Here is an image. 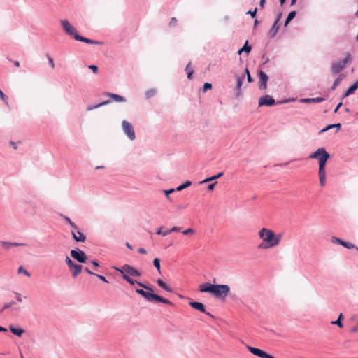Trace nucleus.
Segmentation results:
<instances>
[{
  "label": "nucleus",
  "mask_w": 358,
  "mask_h": 358,
  "mask_svg": "<svg viewBox=\"0 0 358 358\" xmlns=\"http://www.w3.org/2000/svg\"><path fill=\"white\" fill-rule=\"evenodd\" d=\"M71 234L73 239L77 242H85L86 240V236L78 228V229H72Z\"/></svg>",
  "instance_id": "nucleus-15"
},
{
  "label": "nucleus",
  "mask_w": 358,
  "mask_h": 358,
  "mask_svg": "<svg viewBox=\"0 0 358 358\" xmlns=\"http://www.w3.org/2000/svg\"><path fill=\"white\" fill-rule=\"evenodd\" d=\"M355 89H353V88L352 87V86H350V87H349V88H348L345 92V93H344V94H343V95L342 99H344V98H345V97L348 96L349 95H350V94H353V93L355 92Z\"/></svg>",
  "instance_id": "nucleus-39"
},
{
  "label": "nucleus",
  "mask_w": 358,
  "mask_h": 358,
  "mask_svg": "<svg viewBox=\"0 0 358 358\" xmlns=\"http://www.w3.org/2000/svg\"><path fill=\"white\" fill-rule=\"evenodd\" d=\"M65 262L69 268L74 264V262L68 256L65 258Z\"/></svg>",
  "instance_id": "nucleus-48"
},
{
  "label": "nucleus",
  "mask_w": 358,
  "mask_h": 358,
  "mask_svg": "<svg viewBox=\"0 0 358 358\" xmlns=\"http://www.w3.org/2000/svg\"><path fill=\"white\" fill-rule=\"evenodd\" d=\"M174 192H176V189L172 188V189H166V190H164V193L166 196V198L167 199L168 201H172V199L170 196V194L173 193Z\"/></svg>",
  "instance_id": "nucleus-36"
},
{
  "label": "nucleus",
  "mask_w": 358,
  "mask_h": 358,
  "mask_svg": "<svg viewBox=\"0 0 358 358\" xmlns=\"http://www.w3.org/2000/svg\"><path fill=\"white\" fill-rule=\"evenodd\" d=\"M65 222L69 224L73 229H78V227L71 220V219L66 215H61Z\"/></svg>",
  "instance_id": "nucleus-32"
},
{
  "label": "nucleus",
  "mask_w": 358,
  "mask_h": 358,
  "mask_svg": "<svg viewBox=\"0 0 358 358\" xmlns=\"http://www.w3.org/2000/svg\"><path fill=\"white\" fill-rule=\"evenodd\" d=\"M243 77L237 76V82L236 86V96L238 97L241 95V89L243 83Z\"/></svg>",
  "instance_id": "nucleus-25"
},
{
  "label": "nucleus",
  "mask_w": 358,
  "mask_h": 358,
  "mask_svg": "<svg viewBox=\"0 0 358 358\" xmlns=\"http://www.w3.org/2000/svg\"><path fill=\"white\" fill-rule=\"evenodd\" d=\"M191 185H192V182L189 180H187L183 184L178 186L175 189H176V191L180 192V191L185 189V188L189 187Z\"/></svg>",
  "instance_id": "nucleus-29"
},
{
  "label": "nucleus",
  "mask_w": 358,
  "mask_h": 358,
  "mask_svg": "<svg viewBox=\"0 0 358 358\" xmlns=\"http://www.w3.org/2000/svg\"><path fill=\"white\" fill-rule=\"evenodd\" d=\"M212 89V84L209 83H205L203 85V92H206L208 90Z\"/></svg>",
  "instance_id": "nucleus-49"
},
{
  "label": "nucleus",
  "mask_w": 358,
  "mask_h": 358,
  "mask_svg": "<svg viewBox=\"0 0 358 358\" xmlns=\"http://www.w3.org/2000/svg\"><path fill=\"white\" fill-rule=\"evenodd\" d=\"M230 292V287L227 285H215L213 295L217 298L226 297Z\"/></svg>",
  "instance_id": "nucleus-6"
},
{
  "label": "nucleus",
  "mask_w": 358,
  "mask_h": 358,
  "mask_svg": "<svg viewBox=\"0 0 358 358\" xmlns=\"http://www.w3.org/2000/svg\"><path fill=\"white\" fill-rule=\"evenodd\" d=\"M180 231V227H173L171 229L165 231V232L163 234L164 235H168L171 232H178Z\"/></svg>",
  "instance_id": "nucleus-40"
},
{
  "label": "nucleus",
  "mask_w": 358,
  "mask_h": 358,
  "mask_svg": "<svg viewBox=\"0 0 358 358\" xmlns=\"http://www.w3.org/2000/svg\"><path fill=\"white\" fill-rule=\"evenodd\" d=\"M156 93H157V90L154 88L147 90L145 92L146 99H150V98L154 96L156 94Z\"/></svg>",
  "instance_id": "nucleus-35"
},
{
  "label": "nucleus",
  "mask_w": 358,
  "mask_h": 358,
  "mask_svg": "<svg viewBox=\"0 0 358 358\" xmlns=\"http://www.w3.org/2000/svg\"><path fill=\"white\" fill-rule=\"evenodd\" d=\"M72 277L73 278H76L82 271L83 266L80 264H73L71 267L69 268Z\"/></svg>",
  "instance_id": "nucleus-16"
},
{
  "label": "nucleus",
  "mask_w": 358,
  "mask_h": 358,
  "mask_svg": "<svg viewBox=\"0 0 358 358\" xmlns=\"http://www.w3.org/2000/svg\"><path fill=\"white\" fill-rule=\"evenodd\" d=\"M99 279H100L101 281L106 282V283H108V281L106 280V278L103 276V275H99V274H96L95 275Z\"/></svg>",
  "instance_id": "nucleus-55"
},
{
  "label": "nucleus",
  "mask_w": 358,
  "mask_h": 358,
  "mask_svg": "<svg viewBox=\"0 0 358 358\" xmlns=\"http://www.w3.org/2000/svg\"><path fill=\"white\" fill-rule=\"evenodd\" d=\"M106 96L110 97L111 99H110L111 101H114L116 102H125L126 99L124 96H120L119 94H113L110 92H106L104 94Z\"/></svg>",
  "instance_id": "nucleus-20"
},
{
  "label": "nucleus",
  "mask_w": 358,
  "mask_h": 358,
  "mask_svg": "<svg viewBox=\"0 0 358 358\" xmlns=\"http://www.w3.org/2000/svg\"><path fill=\"white\" fill-rule=\"evenodd\" d=\"M0 99L4 102V103L7 106H9L8 101V97L4 94L3 92L1 90H0Z\"/></svg>",
  "instance_id": "nucleus-38"
},
{
  "label": "nucleus",
  "mask_w": 358,
  "mask_h": 358,
  "mask_svg": "<svg viewBox=\"0 0 358 358\" xmlns=\"http://www.w3.org/2000/svg\"><path fill=\"white\" fill-rule=\"evenodd\" d=\"M352 61V55L350 52L345 53V57L343 59L339 61L341 65L345 69L346 65L349 63H351Z\"/></svg>",
  "instance_id": "nucleus-24"
},
{
  "label": "nucleus",
  "mask_w": 358,
  "mask_h": 358,
  "mask_svg": "<svg viewBox=\"0 0 358 358\" xmlns=\"http://www.w3.org/2000/svg\"><path fill=\"white\" fill-rule=\"evenodd\" d=\"M89 69L92 70L93 73H96L98 72V66L96 65H90Z\"/></svg>",
  "instance_id": "nucleus-54"
},
{
  "label": "nucleus",
  "mask_w": 358,
  "mask_h": 358,
  "mask_svg": "<svg viewBox=\"0 0 358 358\" xmlns=\"http://www.w3.org/2000/svg\"><path fill=\"white\" fill-rule=\"evenodd\" d=\"M264 358H275L273 355L268 354L267 352L265 353Z\"/></svg>",
  "instance_id": "nucleus-64"
},
{
  "label": "nucleus",
  "mask_w": 358,
  "mask_h": 358,
  "mask_svg": "<svg viewBox=\"0 0 358 358\" xmlns=\"http://www.w3.org/2000/svg\"><path fill=\"white\" fill-rule=\"evenodd\" d=\"M136 292L145 298L148 301L152 302L156 301L159 303H163L166 305L172 306L173 303L169 300L164 299L156 294L152 293L153 292L145 291L142 289H136Z\"/></svg>",
  "instance_id": "nucleus-3"
},
{
  "label": "nucleus",
  "mask_w": 358,
  "mask_h": 358,
  "mask_svg": "<svg viewBox=\"0 0 358 358\" xmlns=\"http://www.w3.org/2000/svg\"><path fill=\"white\" fill-rule=\"evenodd\" d=\"M251 46L248 45V41H246L243 46L238 50V53L241 55L243 52H245L247 54L250 52Z\"/></svg>",
  "instance_id": "nucleus-28"
},
{
  "label": "nucleus",
  "mask_w": 358,
  "mask_h": 358,
  "mask_svg": "<svg viewBox=\"0 0 358 358\" xmlns=\"http://www.w3.org/2000/svg\"><path fill=\"white\" fill-rule=\"evenodd\" d=\"M122 129L127 137L131 141L134 140L136 138L135 131L131 124L127 120H124L122 123Z\"/></svg>",
  "instance_id": "nucleus-10"
},
{
  "label": "nucleus",
  "mask_w": 358,
  "mask_h": 358,
  "mask_svg": "<svg viewBox=\"0 0 358 358\" xmlns=\"http://www.w3.org/2000/svg\"><path fill=\"white\" fill-rule=\"evenodd\" d=\"M259 106H272L275 104V101L270 95H264L259 99Z\"/></svg>",
  "instance_id": "nucleus-12"
},
{
  "label": "nucleus",
  "mask_w": 358,
  "mask_h": 358,
  "mask_svg": "<svg viewBox=\"0 0 358 358\" xmlns=\"http://www.w3.org/2000/svg\"><path fill=\"white\" fill-rule=\"evenodd\" d=\"M324 101H325L324 98L322 97H316V98H306L302 99L301 100V103H322Z\"/></svg>",
  "instance_id": "nucleus-21"
},
{
  "label": "nucleus",
  "mask_w": 358,
  "mask_h": 358,
  "mask_svg": "<svg viewBox=\"0 0 358 358\" xmlns=\"http://www.w3.org/2000/svg\"><path fill=\"white\" fill-rule=\"evenodd\" d=\"M343 69H344V68L339 61L333 62L331 64V72L333 74H337L340 73Z\"/></svg>",
  "instance_id": "nucleus-22"
},
{
  "label": "nucleus",
  "mask_w": 358,
  "mask_h": 358,
  "mask_svg": "<svg viewBox=\"0 0 358 358\" xmlns=\"http://www.w3.org/2000/svg\"><path fill=\"white\" fill-rule=\"evenodd\" d=\"M111 102L110 100H106V101H102L96 105H92V106H88L87 108V111H90V110H92L94 109H96L101 106H106V105H108Z\"/></svg>",
  "instance_id": "nucleus-26"
},
{
  "label": "nucleus",
  "mask_w": 358,
  "mask_h": 358,
  "mask_svg": "<svg viewBox=\"0 0 358 358\" xmlns=\"http://www.w3.org/2000/svg\"><path fill=\"white\" fill-rule=\"evenodd\" d=\"M161 288H162L163 289L166 290V292H169L171 293H172L173 292V289L171 287H169V285H167V284L166 282L163 283Z\"/></svg>",
  "instance_id": "nucleus-44"
},
{
  "label": "nucleus",
  "mask_w": 358,
  "mask_h": 358,
  "mask_svg": "<svg viewBox=\"0 0 358 358\" xmlns=\"http://www.w3.org/2000/svg\"><path fill=\"white\" fill-rule=\"evenodd\" d=\"M139 287L143 288V289H145L146 290H148V291H150V292H153V289L151 287H149L141 282H138L137 284Z\"/></svg>",
  "instance_id": "nucleus-42"
},
{
  "label": "nucleus",
  "mask_w": 358,
  "mask_h": 358,
  "mask_svg": "<svg viewBox=\"0 0 358 358\" xmlns=\"http://www.w3.org/2000/svg\"><path fill=\"white\" fill-rule=\"evenodd\" d=\"M195 232L194 229H192V228H189L187 229H185L182 231V234L184 235H189V234H194Z\"/></svg>",
  "instance_id": "nucleus-47"
},
{
  "label": "nucleus",
  "mask_w": 358,
  "mask_h": 358,
  "mask_svg": "<svg viewBox=\"0 0 358 358\" xmlns=\"http://www.w3.org/2000/svg\"><path fill=\"white\" fill-rule=\"evenodd\" d=\"M123 279L124 280H126L128 283H129L131 285H134L136 284H137L138 281L132 279L131 278H130L129 275H127V274H124V275L122 276Z\"/></svg>",
  "instance_id": "nucleus-34"
},
{
  "label": "nucleus",
  "mask_w": 358,
  "mask_h": 358,
  "mask_svg": "<svg viewBox=\"0 0 358 358\" xmlns=\"http://www.w3.org/2000/svg\"><path fill=\"white\" fill-rule=\"evenodd\" d=\"M223 174H224L223 172H220L217 175L213 176V180L220 178V177H222L223 176Z\"/></svg>",
  "instance_id": "nucleus-58"
},
{
  "label": "nucleus",
  "mask_w": 358,
  "mask_h": 358,
  "mask_svg": "<svg viewBox=\"0 0 358 358\" xmlns=\"http://www.w3.org/2000/svg\"><path fill=\"white\" fill-rule=\"evenodd\" d=\"M189 305L194 309H196L201 313H205L211 318H214V316L211 313L206 310V306L202 303L197 301H189Z\"/></svg>",
  "instance_id": "nucleus-11"
},
{
  "label": "nucleus",
  "mask_w": 358,
  "mask_h": 358,
  "mask_svg": "<svg viewBox=\"0 0 358 358\" xmlns=\"http://www.w3.org/2000/svg\"><path fill=\"white\" fill-rule=\"evenodd\" d=\"M341 78L340 77H338L334 82L333 85H332V87H331V89L334 90L336 88V87L338 86V85L339 84L340 81H341Z\"/></svg>",
  "instance_id": "nucleus-46"
},
{
  "label": "nucleus",
  "mask_w": 358,
  "mask_h": 358,
  "mask_svg": "<svg viewBox=\"0 0 358 358\" xmlns=\"http://www.w3.org/2000/svg\"><path fill=\"white\" fill-rule=\"evenodd\" d=\"M113 269L121 273L122 276L124 274H127V275H131L134 277H140L141 273L140 271L132 267L129 264H124L121 268L117 267H113Z\"/></svg>",
  "instance_id": "nucleus-4"
},
{
  "label": "nucleus",
  "mask_w": 358,
  "mask_h": 358,
  "mask_svg": "<svg viewBox=\"0 0 358 358\" xmlns=\"http://www.w3.org/2000/svg\"><path fill=\"white\" fill-rule=\"evenodd\" d=\"M296 15V11H291L288 14V15H287V18L285 20V27L290 22V21L292 20H293L295 17Z\"/></svg>",
  "instance_id": "nucleus-31"
},
{
  "label": "nucleus",
  "mask_w": 358,
  "mask_h": 358,
  "mask_svg": "<svg viewBox=\"0 0 358 358\" xmlns=\"http://www.w3.org/2000/svg\"><path fill=\"white\" fill-rule=\"evenodd\" d=\"M351 86L353 89L356 90L358 88V80L355 82Z\"/></svg>",
  "instance_id": "nucleus-63"
},
{
  "label": "nucleus",
  "mask_w": 358,
  "mask_h": 358,
  "mask_svg": "<svg viewBox=\"0 0 358 358\" xmlns=\"http://www.w3.org/2000/svg\"><path fill=\"white\" fill-rule=\"evenodd\" d=\"M330 155L324 148H320L309 155L310 159H316L318 162L327 161Z\"/></svg>",
  "instance_id": "nucleus-5"
},
{
  "label": "nucleus",
  "mask_w": 358,
  "mask_h": 358,
  "mask_svg": "<svg viewBox=\"0 0 358 358\" xmlns=\"http://www.w3.org/2000/svg\"><path fill=\"white\" fill-rule=\"evenodd\" d=\"M247 348L252 355H254L257 357H259L260 358H264V355L266 353V352H264L262 350L257 348H255V347L248 345V346H247Z\"/></svg>",
  "instance_id": "nucleus-18"
},
{
  "label": "nucleus",
  "mask_w": 358,
  "mask_h": 358,
  "mask_svg": "<svg viewBox=\"0 0 358 358\" xmlns=\"http://www.w3.org/2000/svg\"><path fill=\"white\" fill-rule=\"evenodd\" d=\"M61 26L63 30L69 36H73L76 40V36H80L76 29V28L70 24L67 20H62L60 22Z\"/></svg>",
  "instance_id": "nucleus-7"
},
{
  "label": "nucleus",
  "mask_w": 358,
  "mask_h": 358,
  "mask_svg": "<svg viewBox=\"0 0 358 358\" xmlns=\"http://www.w3.org/2000/svg\"><path fill=\"white\" fill-rule=\"evenodd\" d=\"M176 24H177V19L175 17H172L169 22V26L174 27L176 25Z\"/></svg>",
  "instance_id": "nucleus-53"
},
{
  "label": "nucleus",
  "mask_w": 358,
  "mask_h": 358,
  "mask_svg": "<svg viewBox=\"0 0 358 358\" xmlns=\"http://www.w3.org/2000/svg\"><path fill=\"white\" fill-rule=\"evenodd\" d=\"M213 176H211V177H209V178H207L204 179L200 183L203 184V183H206V182H210V181H213Z\"/></svg>",
  "instance_id": "nucleus-61"
},
{
  "label": "nucleus",
  "mask_w": 358,
  "mask_h": 358,
  "mask_svg": "<svg viewBox=\"0 0 358 358\" xmlns=\"http://www.w3.org/2000/svg\"><path fill=\"white\" fill-rule=\"evenodd\" d=\"M217 183V182H213V183H211V184L208 185V187H207L208 190H209V191H212V190H213V189H214V187H215V185Z\"/></svg>",
  "instance_id": "nucleus-56"
},
{
  "label": "nucleus",
  "mask_w": 358,
  "mask_h": 358,
  "mask_svg": "<svg viewBox=\"0 0 358 358\" xmlns=\"http://www.w3.org/2000/svg\"><path fill=\"white\" fill-rule=\"evenodd\" d=\"M136 292L145 298L148 301L152 302L156 301L159 303H163L166 305L172 306L173 303L169 300L164 299L156 294L152 293L153 292L145 291L142 289H136Z\"/></svg>",
  "instance_id": "nucleus-2"
},
{
  "label": "nucleus",
  "mask_w": 358,
  "mask_h": 358,
  "mask_svg": "<svg viewBox=\"0 0 358 358\" xmlns=\"http://www.w3.org/2000/svg\"><path fill=\"white\" fill-rule=\"evenodd\" d=\"M18 273H24L25 275L27 276H30V273L25 269L22 266H20L19 268H18Z\"/></svg>",
  "instance_id": "nucleus-45"
},
{
  "label": "nucleus",
  "mask_w": 358,
  "mask_h": 358,
  "mask_svg": "<svg viewBox=\"0 0 358 358\" xmlns=\"http://www.w3.org/2000/svg\"><path fill=\"white\" fill-rule=\"evenodd\" d=\"M185 71L186 73H188L189 71H193V69L191 67V62H189V64L187 65Z\"/></svg>",
  "instance_id": "nucleus-59"
},
{
  "label": "nucleus",
  "mask_w": 358,
  "mask_h": 358,
  "mask_svg": "<svg viewBox=\"0 0 358 358\" xmlns=\"http://www.w3.org/2000/svg\"><path fill=\"white\" fill-rule=\"evenodd\" d=\"M94 267H99V262L96 260H92L90 262Z\"/></svg>",
  "instance_id": "nucleus-62"
},
{
  "label": "nucleus",
  "mask_w": 358,
  "mask_h": 358,
  "mask_svg": "<svg viewBox=\"0 0 358 358\" xmlns=\"http://www.w3.org/2000/svg\"><path fill=\"white\" fill-rule=\"evenodd\" d=\"M343 240H341L336 236L331 237V242L334 243H336V244L341 245L343 244Z\"/></svg>",
  "instance_id": "nucleus-43"
},
{
  "label": "nucleus",
  "mask_w": 358,
  "mask_h": 358,
  "mask_svg": "<svg viewBox=\"0 0 358 358\" xmlns=\"http://www.w3.org/2000/svg\"><path fill=\"white\" fill-rule=\"evenodd\" d=\"M327 161H320L319 162L318 167V177L320 180V185L321 187H324L326 184V164Z\"/></svg>",
  "instance_id": "nucleus-8"
},
{
  "label": "nucleus",
  "mask_w": 358,
  "mask_h": 358,
  "mask_svg": "<svg viewBox=\"0 0 358 358\" xmlns=\"http://www.w3.org/2000/svg\"><path fill=\"white\" fill-rule=\"evenodd\" d=\"M257 8H255L254 10H249L247 12V14H250V16L254 18L256 17V15H257Z\"/></svg>",
  "instance_id": "nucleus-51"
},
{
  "label": "nucleus",
  "mask_w": 358,
  "mask_h": 358,
  "mask_svg": "<svg viewBox=\"0 0 358 358\" xmlns=\"http://www.w3.org/2000/svg\"><path fill=\"white\" fill-rule=\"evenodd\" d=\"M341 245H343V247H345V248H348V249H352V248H357L354 244L349 243V242L344 241H343V244Z\"/></svg>",
  "instance_id": "nucleus-41"
},
{
  "label": "nucleus",
  "mask_w": 358,
  "mask_h": 358,
  "mask_svg": "<svg viewBox=\"0 0 358 358\" xmlns=\"http://www.w3.org/2000/svg\"><path fill=\"white\" fill-rule=\"evenodd\" d=\"M47 57H48V64L53 69L55 68V64H54V61H53V59L50 57L48 55H47Z\"/></svg>",
  "instance_id": "nucleus-52"
},
{
  "label": "nucleus",
  "mask_w": 358,
  "mask_h": 358,
  "mask_svg": "<svg viewBox=\"0 0 358 358\" xmlns=\"http://www.w3.org/2000/svg\"><path fill=\"white\" fill-rule=\"evenodd\" d=\"M9 329L12 334H13L14 335H15L18 337H21L24 332V330L23 329L20 328V327H16L13 325H10Z\"/></svg>",
  "instance_id": "nucleus-23"
},
{
  "label": "nucleus",
  "mask_w": 358,
  "mask_h": 358,
  "mask_svg": "<svg viewBox=\"0 0 358 358\" xmlns=\"http://www.w3.org/2000/svg\"><path fill=\"white\" fill-rule=\"evenodd\" d=\"M85 271L87 272L88 274L90 275H96V273H94L93 271H92L88 267H85L84 268Z\"/></svg>",
  "instance_id": "nucleus-60"
},
{
  "label": "nucleus",
  "mask_w": 358,
  "mask_h": 358,
  "mask_svg": "<svg viewBox=\"0 0 358 358\" xmlns=\"http://www.w3.org/2000/svg\"><path fill=\"white\" fill-rule=\"evenodd\" d=\"M153 265L157 268L159 273H161L160 260L158 258H155L153 260Z\"/></svg>",
  "instance_id": "nucleus-37"
},
{
  "label": "nucleus",
  "mask_w": 358,
  "mask_h": 358,
  "mask_svg": "<svg viewBox=\"0 0 358 358\" xmlns=\"http://www.w3.org/2000/svg\"><path fill=\"white\" fill-rule=\"evenodd\" d=\"M164 232L165 231H162V227H160L157 230L156 234L158 235H162V236H166V235L163 234Z\"/></svg>",
  "instance_id": "nucleus-57"
},
{
  "label": "nucleus",
  "mask_w": 358,
  "mask_h": 358,
  "mask_svg": "<svg viewBox=\"0 0 358 358\" xmlns=\"http://www.w3.org/2000/svg\"><path fill=\"white\" fill-rule=\"evenodd\" d=\"M214 285L209 282H206L200 286L199 291L201 292H208L213 294Z\"/></svg>",
  "instance_id": "nucleus-19"
},
{
  "label": "nucleus",
  "mask_w": 358,
  "mask_h": 358,
  "mask_svg": "<svg viewBox=\"0 0 358 358\" xmlns=\"http://www.w3.org/2000/svg\"><path fill=\"white\" fill-rule=\"evenodd\" d=\"M0 243L8 248L10 246H25L26 243H15V242H6V241H1Z\"/></svg>",
  "instance_id": "nucleus-27"
},
{
  "label": "nucleus",
  "mask_w": 358,
  "mask_h": 358,
  "mask_svg": "<svg viewBox=\"0 0 358 358\" xmlns=\"http://www.w3.org/2000/svg\"><path fill=\"white\" fill-rule=\"evenodd\" d=\"M343 317V315L342 313H341L339 315H338V317L336 320L335 321H332L331 322V323L334 325H337L339 328H343V324L342 323L341 320Z\"/></svg>",
  "instance_id": "nucleus-30"
},
{
  "label": "nucleus",
  "mask_w": 358,
  "mask_h": 358,
  "mask_svg": "<svg viewBox=\"0 0 358 358\" xmlns=\"http://www.w3.org/2000/svg\"><path fill=\"white\" fill-rule=\"evenodd\" d=\"M70 255L72 258L78 261L79 263H86L87 261V256L86 254L78 248L71 250Z\"/></svg>",
  "instance_id": "nucleus-9"
},
{
  "label": "nucleus",
  "mask_w": 358,
  "mask_h": 358,
  "mask_svg": "<svg viewBox=\"0 0 358 358\" xmlns=\"http://www.w3.org/2000/svg\"><path fill=\"white\" fill-rule=\"evenodd\" d=\"M16 301L21 303L22 301V294L19 292H15Z\"/></svg>",
  "instance_id": "nucleus-50"
},
{
  "label": "nucleus",
  "mask_w": 358,
  "mask_h": 358,
  "mask_svg": "<svg viewBox=\"0 0 358 358\" xmlns=\"http://www.w3.org/2000/svg\"><path fill=\"white\" fill-rule=\"evenodd\" d=\"M281 16H282L281 13H280L278 15L276 20H275L273 24L272 25V27H271V29L269 31L268 34H269V37L271 38H274L277 35V34H278V32L279 31L280 25L278 24V22H279V21H280V20L281 18Z\"/></svg>",
  "instance_id": "nucleus-13"
},
{
  "label": "nucleus",
  "mask_w": 358,
  "mask_h": 358,
  "mask_svg": "<svg viewBox=\"0 0 358 358\" xmlns=\"http://www.w3.org/2000/svg\"><path fill=\"white\" fill-rule=\"evenodd\" d=\"M76 40L78 41H81V42H84V43H89V44H94V45H102L103 44L102 41H94V40L90 39L87 38H85L80 35L76 36Z\"/></svg>",
  "instance_id": "nucleus-17"
},
{
  "label": "nucleus",
  "mask_w": 358,
  "mask_h": 358,
  "mask_svg": "<svg viewBox=\"0 0 358 358\" xmlns=\"http://www.w3.org/2000/svg\"><path fill=\"white\" fill-rule=\"evenodd\" d=\"M16 304V301H9V302H7L6 303H4L2 309L1 310V313L4 311L6 309H8L10 308H12L13 306H14Z\"/></svg>",
  "instance_id": "nucleus-33"
},
{
  "label": "nucleus",
  "mask_w": 358,
  "mask_h": 358,
  "mask_svg": "<svg viewBox=\"0 0 358 358\" xmlns=\"http://www.w3.org/2000/svg\"><path fill=\"white\" fill-rule=\"evenodd\" d=\"M259 237L266 244H260L259 248L268 249L275 247L280 243L281 240V234H275V233L269 229L262 228L258 232Z\"/></svg>",
  "instance_id": "nucleus-1"
},
{
  "label": "nucleus",
  "mask_w": 358,
  "mask_h": 358,
  "mask_svg": "<svg viewBox=\"0 0 358 358\" xmlns=\"http://www.w3.org/2000/svg\"><path fill=\"white\" fill-rule=\"evenodd\" d=\"M259 88L260 90H266L267 87V82L268 80V76L264 73L263 71L260 70L259 71Z\"/></svg>",
  "instance_id": "nucleus-14"
}]
</instances>
